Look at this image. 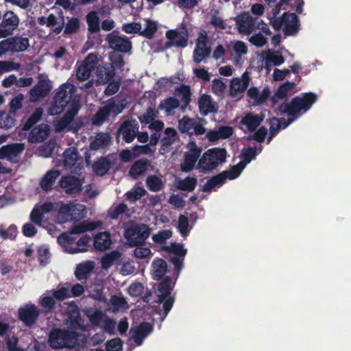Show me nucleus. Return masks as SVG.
<instances>
[{
    "mask_svg": "<svg viewBox=\"0 0 351 351\" xmlns=\"http://www.w3.org/2000/svg\"><path fill=\"white\" fill-rule=\"evenodd\" d=\"M145 190L141 186H135L126 193V197L131 202H135L141 199L145 194Z\"/></svg>",
    "mask_w": 351,
    "mask_h": 351,
    "instance_id": "nucleus-59",
    "label": "nucleus"
},
{
    "mask_svg": "<svg viewBox=\"0 0 351 351\" xmlns=\"http://www.w3.org/2000/svg\"><path fill=\"white\" fill-rule=\"evenodd\" d=\"M317 100V95L311 92L302 93L295 96L289 103H282L278 107V110L288 116H300L301 112H306Z\"/></svg>",
    "mask_w": 351,
    "mask_h": 351,
    "instance_id": "nucleus-4",
    "label": "nucleus"
},
{
    "mask_svg": "<svg viewBox=\"0 0 351 351\" xmlns=\"http://www.w3.org/2000/svg\"><path fill=\"white\" fill-rule=\"evenodd\" d=\"M110 167V162L106 158H101L95 161L93 165L94 172L97 176H103L107 173Z\"/></svg>",
    "mask_w": 351,
    "mask_h": 351,
    "instance_id": "nucleus-41",
    "label": "nucleus"
},
{
    "mask_svg": "<svg viewBox=\"0 0 351 351\" xmlns=\"http://www.w3.org/2000/svg\"><path fill=\"white\" fill-rule=\"evenodd\" d=\"M258 154L256 147H247L241 151V159L245 165L249 164Z\"/></svg>",
    "mask_w": 351,
    "mask_h": 351,
    "instance_id": "nucleus-46",
    "label": "nucleus"
},
{
    "mask_svg": "<svg viewBox=\"0 0 351 351\" xmlns=\"http://www.w3.org/2000/svg\"><path fill=\"white\" fill-rule=\"evenodd\" d=\"M17 234V228L15 226H10L7 229L3 225H0V237L3 239H13Z\"/></svg>",
    "mask_w": 351,
    "mask_h": 351,
    "instance_id": "nucleus-60",
    "label": "nucleus"
},
{
    "mask_svg": "<svg viewBox=\"0 0 351 351\" xmlns=\"http://www.w3.org/2000/svg\"><path fill=\"white\" fill-rule=\"evenodd\" d=\"M271 25L276 31H279L284 27V34L291 36L298 33L300 23L295 13L284 12L280 17L271 21Z\"/></svg>",
    "mask_w": 351,
    "mask_h": 351,
    "instance_id": "nucleus-5",
    "label": "nucleus"
},
{
    "mask_svg": "<svg viewBox=\"0 0 351 351\" xmlns=\"http://www.w3.org/2000/svg\"><path fill=\"white\" fill-rule=\"evenodd\" d=\"M143 26L141 35L147 38H152L158 29V23L150 19H145Z\"/></svg>",
    "mask_w": 351,
    "mask_h": 351,
    "instance_id": "nucleus-40",
    "label": "nucleus"
},
{
    "mask_svg": "<svg viewBox=\"0 0 351 351\" xmlns=\"http://www.w3.org/2000/svg\"><path fill=\"white\" fill-rule=\"evenodd\" d=\"M166 36L173 45L184 47L187 45L188 32L183 25L176 29L167 31Z\"/></svg>",
    "mask_w": 351,
    "mask_h": 351,
    "instance_id": "nucleus-18",
    "label": "nucleus"
},
{
    "mask_svg": "<svg viewBox=\"0 0 351 351\" xmlns=\"http://www.w3.org/2000/svg\"><path fill=\"white\" fill-rule=\"evenodd\" d=\"M126 105L125 99L118 100L114 98L110 99L108 103L96 113L93 117V124L100 125L110 115H117L121 113Z\"/></svg>",
    "mask_w": 351,
    "mask_h": 351,
    "instance_id": "nucleus-6",
    "label": "nucleus"
},
{
    "mask_svg": "<svg viewBox=\"0 0 351 351\" xmlns=\"http://www.w3.org/2000/svg\"><path fill=\"white\" fill-rule=\"evenodd\" d=\"M88 29L91 32H95L99 30V17L97 12H91L86 16Z\"/></svg>",
    "mask_w": 351,
    "mask_h": 351,
    "instance_id": "nucleus-56",
    "label": "nucleus"
},
{
    "mask_svg": "<svg viewBox=\"0 0 351 351\" xmlns=\"http://www.w3.org/2000/svg\"><path fill=\"white\" fill-rule=\"evenodd\" d=\"M285 62V58L280 51L271 52L269 50L265 57V64L269 66L270 63H272L275 66H280Z\"/></svg>",
    "mask_w": 351,
    "mask_h": 351,
    "instance_id": "nucleus-43",
    "label": "nucleus"
},
{
    "mask_svg": "<svg viewBox=\"0 0 351 351\" xmlns=\"http://www.w3.org/2000/svg\"><path fill=\"white\" fill-rule=\"evenodd\" d=\"M178 106L179 101L177 99L169 97L160 103L159 108L162 110H165L167 112H170Z\"/></svg>",
    "mask_w": 351,
    "mask_h": 351,
    "instance_id": "nucleus-55",
    "label": "nucleus"
},
{
    "mask_svg": "<svg viewBox=\"0 0 351 351\" xmlns=\"http://www.w3.org/2000/svg\"><path fill=\"white\" fill-rule=\"evenodd\" d=\"M167 263L161 259H155L152 263V276L155 280L160 279L167 271Z\"/></svg>",
    "mask_w": 351,
    "mask_h": 351,
    "instance_id": "nucleus-38",
    "label": "nucleus"
},
{
    "mask_svg": "<svg viewBox=\"0 0 351 351\" xmlns=\"http://www.w3.org/2000/svg\"><path fill=\"white\" fill-rule=\"evenodd\" d=\"M294 86L295 83L290 82H287L281 84L275 93V97L281 99L286 98L288 93L290 92Z\"/></svg>",
    "mask_w": 351,
    "mask_h": 351,
    "instance_id": "nucleus-50",
    "label": "nucleus"
},
{
    "mask_svg": "<svg viewBox=\"0 0 351 351\" xmlns=\"http://www.w3.org/2000/svg\"><path fill=\"white\" fill-rule=\"evenodd\" d=\"M52 88L51 82L47 75H40L38 82L29 91V99L36 102L46 97Z\"/></svg>",
    "mask_w": 351,
    "mask_h": 351,
    "instance_id": "nucleus-8",
    "label": "nucleus"
},
{
    "mask_svg": "<svg viewBox=\"0 0 351 351\" xmlns=\"http://www.w3.org/2000/svg\"><path fill=\"white\" fill-rule=\"evenodd\" d=\"M20 319L27 326L33 324L36 319L39 310L32 304H27L19 311Z\"/></svg>",
    "mask_w": 351,
    "mask_h": 351,
    "instance_id": "nucleus-21",
    "label": "nucleus"
},
{
    "mask_svg": "<svg viewBox=\"0 0 351 351\" xmlns=\"http://www.w3.org/2000/svg\"><path fill=\"white\" fill-rule=\"evenodd\" d=\"M249 77L246 73L242 75V79L235 77L231 80L230 94L232 97L241 98L249 85Z\"/></svg>",
    "mask_w": 351,
    "mask_h": 351,
    "instance_id": "nucleus-19",
    "label": "nucleus"
},
{
    "mask_svg": "<svg viewBox=\"0 0 351 351\" xmlns=\"http://www.w3.org/2000/svg\"><path fill=\"white\" fill-rule=\"evenodd\" d=\"M99 222L84 221L75 226L70 232L64 233L58 238V243L64 250L70 254L84 252L88 250L90 239L87 235H83L79 239L76 234L86 231H91L99 226Z\"/></svg>",
    "mask_w": 351,
    "mask_h": 351,
    "instance_id": "nucleus-2",
    "label": "nucleus"
},
{
    "mask_svg": "<svg viewBox=\"0 0 351 351\" xmlns=\"http://www.w3.org/2000/svg\"><path fill=\"white\" fill-rule=\"evenodd\" d=\"M19 19L12 12L8 11L3 16V20L0 23V38H5L12 34L14 29L19 25Z\"/></svg>",
    "mask_w": 351,
    "mask_h": 351,
    "instance_id": "nucleus-12",
    "label": "nucleus"
},
{
    "mask_svg": "<svg viewBox=\"0 0 351 351\" xmlns=\"http://www.w3.org/2000/svg\"><path fill=\"white\" fill-rule=\"evenodd\" d=\"M60 173L58 170L49 171L42 178L40 185V187L46 191L52 189L56 180L59 177Z\"/></svg>",
    "mask_w": 351,
    "mask_h": 351,
    "instance_id": "nucleus-33",
    "label": "nucleus"
},
{
    "mask_svg": "<svg viewBox=\"0 0 351 351\" xmlns=\"http://www.w3.org/2000/svg\"><path fill=\"white\" fill-rule=\"evenodd\" d=\"M110 138L107 133H99L91 139L90 148L93 150H97L106 147L109 145Z\"/></svg>",
    "mask_w": 351,
    "mask_h": 351,
    "instance_id": "nucleus-34",
    "label": "nucleus"
},
{
    "mask_svg": "<svg viewBox=\"0 0 351 351\" xmlns=\"http://www.w3.org/2000/svg\"><path fill=\"white\" fill-rule=\"evenodd\" d=\"M20 64L10 61H0V76L6 72L18 70Z\"/></svg>",
    "mask_w": 351,
    "mask_h": 351,
    "instance_id": "nucleus-62",
    "label": "nucleus"
},
{
    "mask_svg": "<svg viewBox=\"0 0 351 351\" xmlns=\"http://www.w3.org/2000/svg\"><path fill=\"white\" fill-rule=\"evenodd\" d=\"M121 254L117 251L112 252L106 254L101 259V266L104 269H108L115 261H117Z\"/></svg>",
    "mask_w": 351,
    "mask_h": 351,
    "instance_id": "nucleus-52",
    "label": "nucleus"
},
{
    "mask_svg": "<svg viewBox=\"0 0 351 351\" xmlns=\"http://www.w3.org/2000/svg\"><path fill=\"white\" fill-rule=\"evenodd\" d=\"M53 298L58 300H63L70 296L69 288L66 287H58L52 293Z\"/></svg>",
    "mask_w": 351,
    "mask_h": 351,
    "instance_id": "nucleus-64",
    "label": "nucleus"
},
{
    "mask_svg": "<svg viewBox=\"0 0 351 351\" xmlns=\"http://www.w3.org/2000/svg\"><path fill=\"white\" fill-rule=\"evenodd\" d=\"M178 127L181 132L189 135H201L205 132L204 128L197 120L186 117L179 121Z\"/></svg>",
    "mask_w": 351,
    "mask_h": 351,
    "instance_id": "nucleus-16",
    "label": "nucleus"
},
{
    "mask_svg": "<svg viewBox=\"0 0 351 351\" xmlns=\"http://www.w3.org/2000/svg\"><path fill=\"white\" fill-rule=\"evenodd\" d=\"M149 235V228L147 226L134 225L125 231V237L131 245H137L144 241Z\"/></svg>",
    "mask_w": 351,
    "mask_h": 351,
    "instance_id": "nucleus-10",
    "label": "nucleus"
},
{
    "mask_svg": "<svg viewBox=\"0 0 351 351\" xmlns=\"http://www.w3.org/2000/svg\"><path fill=\"white\" fill-rule=\"evenodd\" d=\"M270 91L269 88L265 87L261 93L256 87H251L247 92V96L254 100L256 105L263 104L269 97Z\"/></svg>",
    "mask_w": 351,
    "mask_h": 351,
    "instance_id": "nucleus-31",
    "label": "nucleus"
},
{
    "mask_svg": "<svg viewBox=\"0 0 351 351\" xmlns=\"http://www.w3.org/2000/svg\"><path fill=\"white\" fill-rule=\"evenodd\" d=\"M23 149L24 145L20 143L3 146L0 149V159H7L10 161H12Z\"/></svg>",
    "mask_w": 351,
    "mask_h": 351,
    "instance_id": "nucleus-27",
    "label": "nucleus"
},
{
    "mask_svg": "<svg viewBox=\"0 0 351 351\" xmlns=\"http://www.w3.org/2000/svg\"><path fill=\"white\" fill-rule=\"evenodd\" d=\"M71 325L69 330L55 329L51 332L49 338L51 347L56 349L73 348L86 341V337L78 331L81 328H77L74 323Z\"/></svg>",
    "mask_w": 351,
    "mask_h": 351,
    "instance_id": "nucleus-3",
    "label": "nucleus"
},
{
    "mask_svg": "<svg viewBox=\"0 0 351 351\" xmlns=\"http://www.w3.org/2000/svg\"><path fill=\"white\" fill-rule=\"evenodd\" d=\"M98 62V58L93 53L89 54L78 66L76 77L80 81L86 80Z\"/></svg>",
    "mask_w": 351,
    "mask_h": 351,
    "instance_id": "nucleus-13",
    "label": "nucleus"
},
{
    "mask_svg": "<svg viewBox=\"0 0 351 351\" xmlns=\"http://www.w3.org/2000/svg\"><path fill=\"white\" fill-rule=\"evenodd\" d=\"M38 21L40 25H45L56 34L61 32L64 25V18L60 14L56 16L53 14H50L48 17L41 16L38 19Z\"/></svg>",
    "mask_w": 351,
    "mask_h": 351,
    "instance_id": "nucleus-20",
    "label": "nucleus"
},
{
    "mask_svg": "<svg viewBox=\"0 0 351 351\" xmlns=\"http://www.w3.org/2000/svg\"><path fill=\"white\" fill-rule=\"evenodd\" d=\"M13 52L23 51L29 47V40L27 38L12 37Z\"/></svg>",
    "mask_w": 351,
    "mask_h": 351,
    "instance_id": "nucleus-47",
    "label": "nucleus"
},
{
    "mask_svg": "<svg viewBox=\"0 0 351 351\" xmlns=\"http://www.w3.org/2000/svg\"><path fill=\"white\" fill-rule=\"evenodd\" d=\"M75 89V86L70 83L61 85L49 109L51 115H56L62 112L66 104L69 106L64 116L53 123L56 132H61L64 130L76 132L82 125L80 120L74 119L80 109L79 101L75 99L71 100Z\"/></svg>",
    "mask_w": 351,
    "mask_h": 351,
    "instance_id": "nucleus-1",
    "label": "nucleus"
},
{
    "mask_svg": "<svg viewBox=\"0 0 351 351\" xmlns=\"http://www.w3.org/2000/svg\"><path fill=\"white\" fill-rule=\"evenodd\" d=\"M258 17H252L248 12H242L235 18L236 24L240 33L250 35L255 30Z\"/></svg>",
    "mask_w": 351,
    "mask_h": 351,
    "instance_id": "nucleus-14",
    "label": "nucleus"
},
{
    "mask_svg": "<svg viewBox=\"0 0 351 351\" xmlns=\"http://www.w3.org/2000/svg\"><path fill=\"white\" fill-rule=\"evenodd\" d=\"M243 167L238 165L232 167L230 169L221 172V186L227 179L234 180L239 176Z\"/></svg>",
    "mask_w": 351,
    "mask_h": 351,
    "instance_id": "nucleus-42",
    "label": "nucleus"
},
{
    "mask_svg": "<svg viewBox=\"0 0 351 351\" xmlns=\"http://www.w3.org/2000/svg\"><path fill=\"white\" fill-rule=\"evenodd\" d=\"M189 152L186 154L184 160L181 165L183 171L188 172L193 169L197 159L199 156L202 149L196 145L194 142L188 144Z\"/></svg>",
    "mask_w": 351,
    "mask_h": 351,
    "instance_id": "nucleus-17",
    "label": "nucleus"
},
{
    "mask_svg": "<svg viewBox=\"0 0 351 351\" xmlns=\"http://www.w3.org/2000/svg\"><path fill=\"white\" fill-rule=\"evenodd\" d=\"M84 165V160L78 155L77 150L75 147H70L64 152V166L71 172H77Z\"/></svg>",
    "mask_w": 351,
    "mask_h": 351,
    "instance_id": "nucleus-11",
    "label": "nucleus"
},
{
    "mask_svg": "<svg viewBox=\"0 0 351 351\" xmlns=\"http://www.w3.org/2000/svg\"><path fill=\"white\" fill-rule=\"evenodd\" d=\"M138 130V124L135 121H125L119 130V135L123 136V140L126 143L132 142Z\"/></svg>",
    "mask_w": 351,
    "mask_h": 351,
    "instance_id": "nucleus-23",
    "label": "nucleus"
},
{
    "mask_svg": "<svg viewBox=\"0 0 351 351\" xmlns=\"http://www.w3.org/2000/svg\"><path fill=\"white\" fill-rule=\"evenodd\" d=\"M281 128L280 123L278 121V118L273 117L269 119V136L267 139V143L278 133Z\"/></svg>",
    "mask_w": 351,
    "mask_h": 351,
    "instance_id": "nucleus-61",
    "label": "nucleus"
},
{
    "mask_svg": "<svg viewBox=\"0 0 351 351\" xmlns=\"http://www.w3.org/2000/svg\"><path fill=\"white\" fill-rule=\"evenodd\" d=\"M93 268L94 263L92 261L81 263L76 268L75 276L79 280L86 279Z\"/></svg>",
    "mask_w": 351,
    "mask_h": 351,
    "instance_id": "nucleus-39",
    "label": "nucleus"
},
{
    "mask_svg": "<svg viewBox=\"0 0 351 351\" xmlns=\"http://www.w3.org/2000/svg\"><path fill=\"white\" fill-rule=\"evenodd\" d=\"M175 282L171 279L166 278L161 282L158 286V291L160 292L159 298H164L170 295V291L174 286Z\"/></svg>",
    "mask_w": 351,
    "mask_h": 351,
    "instance_id": "nucleus-49",
    "label": "nucleus"
},
{
    "mask_svg": "<svg viewBox=\"0 0 351 351\" xmlns=\"http://www.w3.org/2000/svg\"><path fill=\"white\" fill-rule=\"evenodd\" d=\"M166 250L172 252L178 257L172 258V262L173 263L176 268L180 270L181 268L182 260L180 258H183L186 253V250L184 249L183 246L178 243H171L169 246L166 247Z\"/></svg>",
    "mask_w": 351,
    "mask_h": 351,
    "instance_id": "nucleus-32",
    "label": "nucleus"
},
{
    "mask_svg": "<svg viewBox=\"0 0 351 351\" xmlns=\"http://www.w3.org/2000/svg\"><path fill=\"white\" fill-rule=\"evenodd\" d=\"M157 116L158 112L155 109L149 108L143 114L139 117V120L141 123L149 125L156 119Z\"/></svg>",
    "mask_w": 351,
    "mask_h": 351,
    "instance_id": "nucleus-53",
    "label": "nucleus"
},
{
    "mask_svg": "<svg viewBox=\"0 0 351 351\" xmlns=\"http://www.w3.org/2000/svg\"><path fill=\"white\" fill-rule=\"evenodd\" d=\"M177 139V133L176 131L173 129L168 128L165 131L164 136L162 139V147L160 150L161 154H164V152L169 148V147L176 141Z\"/></svg>",
    "mask_w": 351,
    "mask_h": 351,
    "instance_id": "nucleus-37",
    "label": "nucleus"
},
{
    "mask_svg": "<svg viewBox=\"0 0 351 351\" xmlns=\"http://www.w3.org/2000/svg\"><path fill=\"white\" fill-rule=\"evenodd\" d=\"M87 316L93 325L99 326L102 324L105 315L99 310L90 308L87 311Z\"/></svg>",
    "mask_w": 351,
    "mask_h": 351,
    "instance_id": "nucleus-48",
    "label": "nucleus"
},
{
    "mask_svg": "<svg viewBox=\"0 0 351 351\" xmlns=\"http://www.w3.org/2000/svg\"><path fill=\"white\" fill-rule=\"evenodd\" d=\"M82 182L74 176H64L60 180V186L66 193H75L82 189Z\"/></svg>",
    "mask_w": 351,
    "mask_h": 351,
    "instance_id": "nucleus-22",
    "label": "nucleus"
},
{
    "mask_svg": "<svg viewBox=\"0 0 351 351\" xmlns=\"http://www.w3.org/2000/svg\"><path fill=\"white\" fill-rule=\"evenodd\" d=\"M265 118L263 113L254 114L247 113L240 121V124L245 125L249 132H254Z\"/></svg>",
    "mask_w": 351,
    "mask_h": 351,
    "instance_id": "nucleus-24",
    "label": "nucleus"
},
{
    "mask_svg": "<svg viewBox=\"0 0 351 351\" xmlns=\"http://www.w3.org/2000/svg\"><path fill=\"white\" fill-rule=\"evenodd\" d=\"M83 210L84 206L82 205L74 202L60 203L56 221L59 223H62L69 220L76 219L80 216V213Z\"/></svg>",
    "mask_w": 351,
    "mask_h": 351,
    "instance_id": "nucleus-7",
    "label": "nucleus"
},
{
    "mask_svg": "<svg viewBox=\"0 0 351 351\" xmlns=\"http://www.w3.org/2000/svg\"><path fill=\"white\" fill-rule=\"evenodd\" d=\"M107 41L110 48L121 51L128 52L132 48V43L125 36H120L116 32H112L107 36Z\"/></svg>",
    "mask_w": 351,
    "mask_h": 351,
    "instance_id": "nucleus-15",
    "label": "nucleus"
},
{
    "mask_svg": "<svg viewBox=\"0 0 351 351\" xmlns=\"http://www.w3.org/2000/svg\"><path fill=\"white\" fill-rule=\"evenodd\" d=\"M146 182L148 188L149 189V190L152 191H158L162 189L163 186V182L162 180L160 178L155 176H149L147 178Z\"/></svg>",
    "mask_w": 351,
    "mask_h": 351,
    "instance_id": "nucleus-58",
    "label": "nucleus"
},
{
    "mask_svg": "<svg viewBox=\"0 0 351 351\" xmlns=\"http://www.w3.org/2000/svg\"><path fill=\"white\" fill-rule=\"evenodd\" d=\"M112 244L110 234L108 232H101L94 237L93 246L98 251L108 250Z\"/></svg>",
    "mask_w": 351,
    "mask_h": 351,
    "instance_id": "nucleus-29",
    "label": "nucleus"
},
{
    "mask_svg": "<svg viewBox=\"0 0 351 351\" xmlns=\"http://www.w3.org/2000/svg\"><path fill=\"white\" fill-rule=\"evenodd\" d=\"M219 160V149H208L200 158L197 168L201 171L206 172L215 169Z\"/></svg>",
    "mask_w": 351,
    "mask_h": 351,
    "instance_id": "nucleus-9",
    "label": "nucleus"
},
{
    "mask_svg": "<svg viewBox=\"0 0 351 351\" xmlns=\"http://www.w3.org/2000/svg\"><path fill=\"white\" fill-rule=\"evenodd\" d=\"M53 208V204L51 202L36 205L31 213V221L36 225L40 226L45 214L50 212Z\"/></svg>",
    "mask_w": 351,
    "mask_h": 351,
    "instance_id": "nucleus-25",
    "label": "nucleus"
},
{
    "mask_svg": "<svg viewBox=\"0 0 351 351\" xmlns=\"http://www.w3.org/2000/svg\"><path fill=\"white\" fill-rule=\"evenodd\" d=\"M49 126L47 124H40L34 128L28 136L30 143H38L45 140L49 134Z\"/></svg>",
    "mask_w": 351,
    "mask_h": 351,
    "instance_id": "nucleus-28",
    "label": "nucleus"
},
{
    "mask_svg": "<svg viewBox=\"0 0 351 351\" xmlns=\"http://www.w3.org/2000/svg\"><path fill=\"white\" fill-rule=\"evenodd\" d=\"M134 255L139 259H147L151 258L152 252L149 247L143 245H137L134 250Z\"/></svg>",
    "mask_w": 351,
    "mask_h": 351,
    "instance_id": "nucleus-57",
    "label": "nucleus"
},
{
    "mask_svg": "<svg viewBox=\"0 0 351 351\" xmlns=\"http://www.w3.org/2000/svg\"><path fill=\"white\" fill-rule=\"evenodd\" d=\"M43 114V110L40 108H36L34 112L32 113L31 117L28 119L27 122L25 123L23 126L24 130H29L33 125L36 123L42 117Z\"/></svg>",
    "mask_w": 351,
    "mask_h": 351,
    "instance_id": "nucleus-54",
    "label": "nucleus"
},
{
    "mask_svg": "<svg viewBox=\"0 0 351 351\" xmlns=\"http://www.w3.org/2000/svg\"><path fill=\"white\" fill-rule=\"evenodd\" d=\"M196 184L197 180L195 178L187 177L185 179L178 180L176 186L180 190L192 191L195 189Z\"/></svg>",
    "mask_w": 351,
    "mask_h": 351,
    "instance_id": "nucleus-45",
    "label": "nucleus"
},
{
    "mask_svg": "<svg viewBox=\"0 0 351 351\" xmlns=\"http://www.w3.org/2000/svg\"><path fill=\"white\" fill-rule=\"evenodd\" d=\"M199 108L200 112L204 115L216 110L215 104L212 100L210 96L207 95H203L199 98Z\"/></svg>",
    "mask_w": 351,
    "mask_h": 351,
    "instance_id": "nucleus-35",
    "label": "nucleus"
},
{
    "mask_svg": "<svg viewBox=\"0 0 351 351\" xmlns=\"http://www.w3.org/2000/svg\"><path fill=\"white\" fill-rule=\"evenodd\" d=\"M149 165L147 160H138L132 166L129 174L131 177L136 178L147 171Z\"/></svg>",
    "mask_w": 351,
    "mask_h": 351,
    "instance_id": "nucleus-36",
    "label": "nucleus"
},
{
    "mask_svg": "<svg viewBox=\"0 0 351 351\" xmlns=\"http://www.w3.org/2000/svg\"><path fill=\"white\" fill-rule=\"evenodd\" d=\"M96 79L95 82L97 84H105L110 82L114 75L113 68L105 65H99L96 69Z\"/></svg>",
    "mask_w": 351,
    "mask_h": 351,
    "instance_id": "nucleus-26",
    "label": "nucleus"
},
{
    "mask_svg": "<svg viewBox=\"0 0 351 351\" xmlns=\"http://www.w3.org/2000/svg\"><path fill=\"white\" fill-rule=\"evenodd\" d=\"M126 304V301L122 295H112L110 300V305L112 311H117L124 308Z\"/></svg>",
    "mask_w": 351,
    "mask_h": 351,
    "instance_id": "nucleus-51",
    "label": "nucleus"
},
{
    "mask_svg": "<svg viewBox=\"0 0 351 351\" xmlns=\"http://www.w3.org/2000/svg\"><path fill=\"white\" fill-rule=\"evenodd\" d=\"M202 45H203L202 40L197 41L196 47L194 51V61L197 63L202 62L204 58H206L210 52V48H201Z\"/></svg>",
    "mask_w": 351,
    "mask_h": 351,
    "instance_id": "nucleus-44",
    "label": "nucleus"
},
{
    "mask_svg": "<svg viewBox=\"0 0 351 351\" xmlns=\"http://www.w3.org/2000/svg\"><path fill=\"white\" fill-rule=\"evenodd\" d=\"M189 226L188 218L184 215H180L178 219V228L182 236L186 237L188 235L190 231Z\"/></svg>",
    "mask_w": 351,
    "mask_h": 351,
    "instance_id": "nucleus-63",
    "label": "nucleus"
},
{
    "mask_svg": "<svg viewBox=\"0 0 351 351\" xmlns=\"http://www.w3.org/2000/svg\"><path fill=\"white\" fill-rule=\"evenodd\" d=\"M152 331V327L149 323H143L136 328H132V338L134 342L140 346L143 339Z\"/></svg>",
    "mask_w": 351,
    "mask_h": 351,
    "instance_id": "nucleus-30",
    "label": "nucleus"
}]
</instances>
